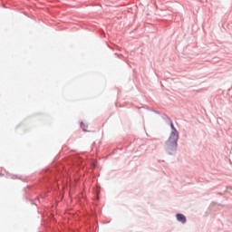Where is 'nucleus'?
Returning <instances> with one entry per match:
<instances>
[{
  "label": "nucleus",
  "mask_w": 232,
  "mask_h": 232,
  "mask_svg": "<svg viewBox=\"0 0 232 232\" xmlns=\"http://www.w3.org/2000/svg\"><path fill=\"white\" fill-rule=\"evenodd\" d=\"M170 126L173 130L169 136L167 145L169 148H177V141L179 140V131H177V129L175 128V125H173V123H171Z\"/></svg>",
  "instance_id": "1"
},
{
  "label": "nucleus",
  "mask_w": 232,
  "mask_h": 232,
  "mask_svg": "<svg viewBox=\"0 0 232 232\" xmlns=\"http://www.w3.org/2000/svg\"><path fill=\"white\" fill-rule=\"evenodd\" d=\"M177 220L179 222H181V224H186V216L184 214H177L176 215Z\"/></svg>",
  "instance_id": "2"
},
{
  "label": "nucleus",
  "mask_w": 232,
  "mask_h": 232,
  "mask_svg": "<svg viewBox=\"0 0 232 232\" xmlns=\"http://www.w3.org/2000/svg\"><path fill=\"white\" fill-rule=\"evenodd\" d=\"M81 127L83 128V130H86L84 129L85 128L84 124L82 123Z\"/></svg>",
  "instance_id": "3"
}]
</instances>
